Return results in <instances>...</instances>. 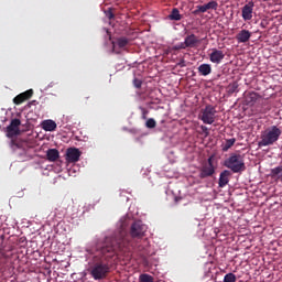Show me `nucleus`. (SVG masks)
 <instances>
[{
  "instance_id": "32",
  "label": "nucleus",
  "mask_w": 282,
  "mask_h": 282,
  "mask_svg": "<svg viewBox=\"0 0 282 282\" xmlns=\"http://www.w3.org/2000/svg\"><path fill=\"white\" fill-rule=\"evenodd\" d=\"M214 160H215V156H209L208 160H207V163H205V164H207L208 166H215L213 164Z\"/></svg>"
},
{
  "instance_id": "35",
  "label": "nucleus",
  "mask_w": 282,
  "mask_h": 282,
  "mask_svg": "<svg viewBox=\"0 0 282 282\" xmlns=\"http://www.w3.org/2000/svg\"><path fill=\"white\" fill-rule=\"evenodd\" d=\"M90 98H91L90 96H86V97L84 98V104L87 105V102H89Z\"/></svg>"
},
{
  "instance_id": "26",
  "label": "nucleus",
  "mask_w": 282,
  "mask_h": 282,
  "mask_svg": "<svg viewBox=\"0 0 282 282\" xmlns=\"http://www.w3.org/2000/svg\"><path fill=\"white\" fill-rule=\"evenodd\" d=\"M224 282H237V275L234 273H227L224 278Z\"/></svg>"
},
{
  "instance_id": "4",
  "label": "nucleus",
  "mask_w": 282,
  "mask_h": 282,
  "mask_svg": "<svg viewBox=\"0 0 282 282\" xmlns=\"http://www.w3.org/2000/svg\"><path fill=\"white\" fill-rule=\"evenodd\" d=\"M148 230L147 225L142 220H135L130 227V237L132 239H142Z\"/></svg>"
},
{
  "instance_id": "22",
  "label": "nucleus",
  "mask_w": 282,
  "mask_h": 282,
  "mask_svg": "<svg viewBox=\"0 0 282 282\" xmlns=\"http://www.w3.org/2000/svg\"><path fill=\"white\" fill-rule=\"evenodd\" d=\"M170 21H182V14H180V9L174 8L169 15Z\"/></svg>"
},
{
  "instance_id": "21",
  "label": "nucleus",
  "mask_w": 282,
  "mask_h": 282,
  "mask_svg": "<svg viewBox=\"0 0 282 282\" xmlns=\"http://www.w3.org/2000/svg\"><path fill=\"white\" fill-rule=\"evenodd\" d=\"M235 142H237V139L235 138L225 140V142L221 144V151L226 152L229 149H232V147H235Z\"/></svg>"
},
{
  "instance_id": "23",
  "label": "nucleus",
  "mask_w": 282,
  "mask_h": 282,
  "mask_svg": "<svg viewBox=\"0 0 282 282\" xmlns=\"http://www.w3.org/2000/svg\"><path fill=\"white\" fill-rule=\"evenodd\" d=\"M117 45L118 47L122 48V47H127L129 45V39L127 37H119L117 40Z\"/></svg>"
},
{
  "instance_id": "2",
  "label": "nucleus",
  "mask_w": 282,
  "mask_h": 282,
  "mask_svg": "<svg viewBox=\"0 0 282 282\" xmlns=\"http://www.w3.org/2000/svg\"><path fill=\"white\" fill-rule=\"evenodd\" d=\"M282 131L281 128L276 126H271L261 132L260 141L258 147H272L275 142H279Z\"/></svg>"
},
{
  "instance_id": "12",
  "label": "nucleus",
  "mask_w": 282,
  "mask_h": 282,
  "mask_svg": "<svg viewBox=\"0 0 282 282\" xmlns=\"http://www.w3.org/2000/svg\"><path fill=\"white\" fill-rule=\"evenodd\" d=\"M32 96H34L33 89L25 90L24 93L15 96L13 98V102H14V105H23V102H25V100H30V98H32Z\"/></svg>"
},
{
  "instance_id": "31",
  "label": "nucleus",
  "mask_w": 282,
  "mask_h": 282,
  "mask_svg": "<svg viewBox=\"0 0 282 282\" xmlns=\"http://www.w3.org/2000/svg\"><path fill=\"white\" fill-rule=\"evenodd\" d=\"M106 15L108 17V19L111 21V19H115V14H113V11H111V9H109L107 12H106Z\"/></svg>"
},
{
  "instance_id": "34",
  "label": "nucleus",
  "mask_w": 282,
  "mask_h": 282,
  "mask_svg": "<svg viewBox=\"0 0 282 282\" xmlns=\"http://www.w3.org/2000/svg\"><path fill=\"white\" fill-rule=\"evenodd\" d=\"M200 129H202L203 133H205V135H208V134H209V132H208V127H206V126H200Z\"/></svg>"
},
{
  "instance_id": "29",
  "label": "nucleus",
  "mask_w": 282,
  "mask_h": 282,
  "mask_svg": "<svg viewBox=\"0 0 282 282\" xmlns=\"http://www.w3.org/2000/svg\"><path fill=\"white\" fill-rule=\"evenodd\" d=\"M132 83H133V86L135 87V89H141V87H142L141 79L134 78Z\"/></svg>"
},
{
  "instance_id": "18",
  "label": "nucleus",
  "mask_w": 282,
  "mask_h": 282,
  "mask_svg": "<svg viewBox=\"0 0 282 282\" xmlns=\"http://www.w3.org/2000/svg\"><path fill=\"white\" fill-rule=\"evenodd\" d=\"M46 158L48 162H56L61 158V153L56 149H48L46 152Z\"/></svg>"
},
{
  "instance_id": "27",
  "label": "nucleus",
  "mask_w": 282,
  "mask_h": 282,
  "mask_svg": "<svg viewBox=\"0 0 282 282\" xmlns=\"http://www.w3.org/2000/svg\"><path fill=\"white\" fill-rule=\"evenodd\" d=\"M239 89V84L232 83L228 86V94H235Z\"/></svg>"
},
{
  "instance_id": "5",
  "label": "nucleus",
  "mask_w": 282,
  "mask_h": 282,
  "mask_svg": "<svg viewBox=\"0 0 282 282\" xmlns=\"http://www.w3.org/2000/svg\"><path fill=\"white\" fill-rule=\"evenodd\" d=\"M217 110L214 106L207 105L200 112V120L204 124H213Z\"/></svg>"
},
{
  "instance_id": "15",
  "label": "nucleus",
  "mask_w": 282,
  "mask_h": 282,
  "mask_svg": "<svg viewBox=\"0 0 282 282\" xmlns=\"http://www.w3.org/2000/svg\"><path fill=\"white\" fill-rule=\"evenodd\" d=\"M251 36H252V33L243 29L240 32H238V34L236 35V41H238V43H248Z\"/></svg>"
},
{
  "instance_id": "13",
  "label": "nucleus",
  "mask_w": 282,
  "mask_h": 282,
  "mask_svg": "<svg viewBox=\"0 0 282 282\" xmlns=\"http://www.w3.org/2000/svg\"><path fill=\"white\" fill-rule=\"evenodd\" d=\"M245 100L246 105L252 107L256 102H261L263 99H261V95L259 93L251 91L246 95Z\"/></svg>"
},
{
  "instance_id": "33",
  "label": "nucleus",
  "mask_w": 282,
  "mask_h": 282,
  "mask_svg": "<svg viewBox=\"0 0 282 282\" xmlns=\"http://www.w3.org/2000/svg\"><path fill=\"white\" fill-rule=\"evenodd\" d=\"M176 65L178 67H186V61H184V58H182Z\"/></svg>"
},
{
  "instance_id": "19",
  "label": "nucleus",
  "mask_w": 282,
  "mask_h": 282,
  "mask_svg": "<svg viewBox=\"0 0 282 282\" xmlns=\"http://www.w3.org/2000/svg\"><path fill=\"white\" fill-rule=\"evenodd\" d=\"M213 72V67L210 66V64H202L200 66H198V73L200 74V76H208L210 75Z\"/></svg>"
},
{
  "instance_id": "25",
  "label": "nucleus",
  "mask_w": 282,
  "mask_h": 282,
  "mask_svg": "<svg viewBox=\"0 0 282 282\" xmlns=\"http://www.w3.org/2000/svg\"><path fill=\"white\" fill-rule=\"evenodd\" d=\"M145 127L147 129H155V127H158V122L155 121V119L150 118L147 120Z\"/></svg>"
},
{
  "instance_id": "10",
  "label": "nucleus",
  "mask_w": 282,
  "mask_h": 282,
  "mask_svg": "<svg viewBox=\"0 0 282 282\" xmlns=\"http://www.w3.org/2000/svg\"><path fill=\"white\" fill-rule=\"evenodd\" d=\"M216 169L217 167H215V165H207L206 163H204L200 167L198 177L200 180H206V177H213Z\"/></svg>"
},
{
  "instance_id": "3",
  "label": "nucleus",
  "mask_w": 282,
  "mask_h": 282,
  "mask_svg": "<svg viewBox=\"0 0 282 282\" xmlns=\"http://www.w3.org/2000/svg\"><path fill=\"white\" fill-rule=\"evenodd\" d=\"M224 166L232 171V173H243L246 171V163L240 154H231L224 161Z\"/></svg>"
},
{
  "instance_id": "36",
  "label": "nucleus",
  "mask_w": 282,
  "mask_h": 282,
  "mask_svg": "<svg viewBox=\"0 0 282 282\" xmlns=\"http://www.w3.org/2000/svg\"><path fill=\"white\" fill-rule=\"evenodd\" d=\"M11 147H17V143L14 142V140L11 141Z\"/></svg>"
},
{
  "instance_id": "30",
  "label": "nucleus",
  "mask_w": 282,
  "mask_h": 282,
  "mask_svg": "<svg viewBox=\"0 0 282 282\" xmlns=\"http://www.w3.org/2000/svg\"><path fill=\"white\" fill-rule=\"evenodd\" d=\"M141 109V113H142V116H141V118H142V120H147V117L149 116V110H147V108H140Z\"/></svg>"
},
{
  "instance_id": "8",
  "label": "nucleus",
  "mask_w": 282,
  "mask_h": 282,
  "mask_svg": "<svg viewBox=\"0 0 282 282\" xmlns=\"http://www.w3.org/2000/svg\"><path fill=\"white\" fill-rule=\"evenodd\" d=\"M19 127H21V120L12 119L10 124L7 127V137L14 138V135H19L21 133Z\"/></svg>"
},
{
  "instance_id": "6",
  "label": "nucleus",
  "mask_w": 282,
  "mask_h": 282,
  "mask_svg": "<svg viewBox=\"0 0 282 282\" xmlns=\"http://www.w3.org/2000/svg\"><path fill=\"white\" fill-rule=\"evenodd\" d=\"M219 8V3L217 1L212 0L208 3H205L203 6H196V9L192 12L195 17L199 14H204L205 12H208V10H217Z\"/></svg>"
},
{
  "instance_id": "9",
  "label": "nucleus",
  "mask_w": 282,
  "mask_h": 282,
  "mask_svg": "<svg viewBox=\"0 0 282 282\" xmlns=\"http://www.w3.org/2000/svg\"><path fill=\"white\" fill-rule=\"evenodd\" d=\"M226 58V54H224V51L212 48L209 53V61L210 63H214L215 65H219L221 61Z\"/></svg>"
},
{
  "instance_id": "20",
  "label": "nucleus",
  "mask_w": 282,
  "mask_h": 282,
  "mask_svg": "<svg viewBox=\"0 0 282 282\" xmlns=\"http://www.w3.org/2000/svg\"><path fill=\"white\" fill-rule=\"evenodd\" d=\"M42 129L44 131H56V123L54 120H45L42 122Z\"/></svg>"
},
{
  "instance_id": "16",
  "label": "nucleus",
  "mask_w": 282,
  "mask_h": 282,
  "mask_svg": "<svg viewBox=\"0 0 282 282\" xmlns=\"http://www.w3.org/2000/svg\"><path fill=\"white\" fill-rule=\"evenodd\" d=\"M230 171L224 170L219 175L218 186L219 188H224L228 182H230Z\"/></svg>"
},
{
  "instance_id": "1",
  "label": "nucleus",
  "mask_w": 282,
  "mask_h": 282,
  "mask_svg": "<svg viewBox=\"0 0 282 282\" xmlns=\"http://www.w3.org/2000/svg\"><path fill=\"white\" fill-rule=\"evenodd\" d=\"M127 223H121V229L112 238L107 237L105 245L97 251L94 257V264L90 274L95 281L106 279L111 270L109 262L116 254L128 256L131 251L129 247V234H127Z\"/></svg>"
},
{
  "instance_id": "7",
  "label": "nucleus",
  "mask_w": 282,
  "mask_h": 282,
  "mask_svg": "<svg viewBox=\"0 0 282 282\" xmlns=\"http://www.w3.org/2000/svg\"><path fill=\"white\" fill-rule=\"evenodd\" d=\"M83 152L78 148H68L66 150V162L68 164H76L80 160Z\"/></svg>"
},
{
  "instance_id": "28",
  "label": "nucleus",
  "mask_w": 282,
  "mask_h": 282,
  "mask_svg": "<svg viewBox=\"0 0 282 282\" xmlns=\"http://www.w3.org/2000/svg\"><path fill=\"white\" fill-rule=\"evenodd\" d=\"M186 44H185V42H183V43H180V44H176V45H174L173 46V50H175L176 52L177 51H180V50H186Z\"/></svg>"
},
{
  "instance_id": "11",
  "label": "nucleus",
  "mask_w": 282,
  "mask_h": 282,
  "mask_svg": "<svg viewBox=\"0 0 282 282\" xmlns=\"http://www.w3.org/2000/svg\"><path fill=\"white\" fill-rule=\"evenodd\" d=\"M252 12H254V2L250 1L242 7L243 21H252Z\"/></svg>"
},
{
  "instance_id": "24",
  "label": "nucleus",
  "mask_w": 282,
  "mask_h": 282,
  "mask_svg": "<svg viewBox=\"0 0 282 282\" xmlns=\"http://www.w3.org/2000/svg\"><path fill=\"white\" fill-rule=\"evenodd\" d=\"M139 281L140 282H153L154 279L151 274H148V273H142L140 276H139Z\"/></svg>"
},
{
  "instance_id": "17",
  "label": "nucleus",
  "mask_w": 282,
  "mask_h": 282,
  "mask_svg": "<svg viewBox=\"0 0 282 282\" xmlns=\"http://www.w3.org/2000/svg\"><path fill=\"white\" fill-rule=\"evenodd\" d=\"M270 177H272V180H278L279 182H282V165L271 169Z\"/></svg>"
},
{
  "instance_id": "14",
  "label": "nucleus",
  "mask_w": 282,
  "mask_h": 282,
  "mask_svg": "<svg viewBox=\"0 0 282 282\" xmlns=\"http://www.w3.org/2000/svg\"><path fill=\"white\" fill-rule=\"evenodd\" d=\"M184 43L187 47H197V45H199L202 41L199 40V37H197V35L192 33L185 37Z\"/></svg>"
}]
</instances>
